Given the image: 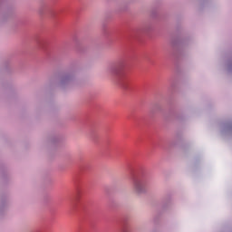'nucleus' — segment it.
Wrapping results in <instances>:
<instances>
[{"instance_id":"obj_2","label":"nucleus","mask_w":232,"mask_h":232,"mask_svg":"<svg viewBox=\"0 0 232 232\" xmlns=\"http://www.w3.org/2000/svg\"><path fill=\"white\" fill-rule=\"evenodd\" d=\"M122 67L123 65L121 63H118L117 65H111L109 67L108 71L113 74H120Z\"/></svg>"},{"instance_id":"obj_1","label":"nucleus","mask_w":232,"mask_h":232,"mask_svg":"<svg viewBox=\"0 0 232 232\" xmlns=\"http://www.w3.org/2000/svg\"><path fill=\"white\" fill-rule=\"evenodd\" d=\"M133 189L136 193H141L143 191V183L140 179L134 180Z\"/></svg>"},{"instance_id":"obj_3","label":"nucleus","mask_w":232,"mask_h":232,"mask_svg":"<svg viewBox=\"0 0 232 232\" xmlns=\"http://www.w3.org/2000/svg\"><path fill=\"white\" fill-rule=\"evenodd\" d=\"M123 232H125V231H123Z\"/></svg>"}]
</instances>
